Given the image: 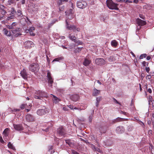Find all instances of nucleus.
Here are the masks:
<instances>
[{
  "label": "nucleus",
  "instance_id": "obj_24",
  "mask_svg": "<svg viewBox=\"0 0 154 154\" xmlns=\"http://www.w3.org/2000/svg\"><path fill=\"white\" fill-rule=\"evenodd\" d=\"M53 101L54 103H57L59 102L60 101V100L57 97H55V96L53 95Z\"/></svg>",
  "mask_w": 154,
  "mask_h": 154
},
{
  "label": "nucleus",
  "instance_id": "obj_61",
  "mask_svg": "<svg viewBox=\"0 0 154 154\" xmlns=\"http://www.w3.org/2000/svg\"><path fill=\"white\" fill-rule=\"evenodd\" d=\"M81 51V49L79 48H78L75 50V52H79Z\"/></svg>",
  "mask_w": 154,
  "mask_h": 154
},
{
  "label": "nucleus",
  "instance_id": "obj_62",
  "mask_svg": "<svg viewBox=\"0 0 154 154\" xmlns=\"http://www.w3.org/2000/svg\"><path fill=\"white\" fill-rule=\"evenodd\" d=\"M68 106L71 109H73V106H72L71 105H68Z\"/></svg>",
  "mask_w": 154,
  "mask_h": 154
},
{
  "label": "nucleus",
  "instance_id": "obj_22",
  "mask_svg": "<svg viewBox=\"0 0 154 154\" xmlns=\"http://www.w3.org/2000/svg\"><path fill=\"white\" fill-rule=\"evenodd\" d=\"M68 0H58L57 2V4L59 5H60L63 4L64 2H67Z\"/></svg>",
  "mask_w": 154,
  "mask_h": 154
},
{
  "label": "nucleus",
  "instance_id": "obj_4",
  "mask_svg": "<svg viewBox=\"0 0 154 154\" xmlns=\"http://www.w3.org/2000/svg\"><path fill=\"white\" fill-rule=\"evenodd\" d=\"M48 112V110L45 108L43 107L42 109H38L36 113L38 115L42 116L45 115Z\"/></svg>",
  "mask_w": 154,
  "mask_h": 154
},
{
  "label": "nucleus",
  "instance_id": "obj_33",
  "mask_svg": "<svg viewBox=\"0 0 154 154\" xmlns=\"http://www.w3.org/2000/svg\"><path fill=\"white\" fill-rule=\"evenodd\" d=\"M10 11H11V14H15L16 13V11L13 8H11Z\"/></svg>",
  "mask_w": 154,
  "mask_h": 154
},
{
  "label": "nucleus",
  "instance_id": "obj_15",
  "mask_svg": "<svg viewBox=\"0 0 154 154\" xmlns=\"http://www.w3.org/2000/svg\"><path fill=\"white\" fill-rule=\"evenodd\" d=\"M79 96L77 94H74L70 97V99L73 101H76L79 99Z\"/></svg>",
  "mask_w": 154,
  "mask_h": 154
},
{
  "label": "nucleus",
  "instance_id": "obj_40",
  "mask_svg": "<svg viewBox=\"0 0 154 154\" xmlns=\"http://www.w3.org/2000/svg\"><path fill=\"white\" fill-rule=\"evenodd\" d=\"M7 28L13 30L14 29V28L11 25H8L7 26Z\"/></svg>",
  "mask_w": 154,
  "mask_h": 154
},
{
  "label": "nucleus",
  "instance_id": "obj_26",
  "mask_svg": "<svg viewBox=\"0 0 154 154\" xmlns=\"http://www.w3.org/2000/svg\"><path fill=\"white\" fill-rule=\"evenodd\" d=\"M118 44L116 40H112L111 42V44L112 46L116 47Z\"/></svg>",
  "mask_w": 154,
  "mask_h": 154
},
{
  "label": "nucleus",
  "instance_id": "obj_36",
  "mask_svg": "<svg viewBox=\"0 0 154 154\" xmlns=\"http://www.w3.org/2000/svg\"><path fill=\"white\" fill-rule=\"evenodd\" d=\"M116 0L118 2H125V3L128 2V3H130L132 2V1H130L128 0Z\"/></svg>",
  "mask_w": 154,
  "mask_h": 154
},
{
  "label": "nucleus",
  "instance_id": "obj_7",
  "mask_svg": "<svg viewBox=\"0 0 154 154\" xmlns=\"http://www.w3.org/2000/svg\"><path fill=\"white\" fill-rule=\"evenodd\" d=\"M47 77L48 79V83L50 85V86H52L53 83H54L53 79L52 77L51 74L49 71H48Z\"/></svg>",
  "mask_w": 154,
  "mask_h": 154
},
{
  "label": "nucleus",
  "instance_id": "obj_31",
  "mask_svg": "<svg viewBox=\"0 0 154 154\" xmlns=\"http://www.w3.org/2000/svg\"><path fill=\"white\" fill-rule=\"evenodd\" d=\"M107 60L109 62H112L115 60V58L113 56H112L107 58Z\"/></svg>",
  "mask_w": 154,
  "mask_h": 154
},
{
  "label": "nucleus",
  "instance_id": "obj_5",
  "mask_svg": "<svg viewBox=\"0 0 154 154\" xmlns=\"http://www.w3.org/2000/svg\"><path fill=\"white\" fill-rule=\"evenodd\" d=\"M76 4L77 7L81 9L85 8L87 5L86 3L83 1H79L77 2Z\"/></svg>",
  "mask_w": 154,
  "mask_h": 154
},
{
  "label": "nucleus",
  "instance_id": "obj_27",
  "mask_svg": "<svg viewBox=\"0 0 154 154\" xmlns=\"http://www.w3.org/2000/svg\"><path fill=\"white\" fill-rule=\"evenodd\" d=\"M20 28H14V29H13V30H11V32L15 34L17 32H20Z\"/></svg>",
  "mask_w": 154,
  "mask_h": 154
},
{
  "label": "nucleus",
  "instance_id": "obj_45",
  "mask_svg": "<svg viewBox=\"0 0 154 154\" xmlns=\"http://www.w3.org/2000/svg\"><path fill=\"white\" fill-rule=\"evenodd\" d=\"M77 44L79 45H82V42L79 40L78 41H76V42H75Z\"/></svg>",
  "mask_w": 154,
  "mask_h": 154
},
{
  "label": "nucleus",
  "instance_id": "obj_8",
  "mask_svg": "<svg viewBox=\"0 0 154 154\" xmlns=\"http://www.w3.org/2000/svg\"><path fill=\"white\" fill-rule=\"evenodd\" d=\"M57 132L59 135L61 136H64L66 134L65 130L62 126L57 128Z\"/></svg>",
  "mask_w": 154,
  "mask_h": 154
},
{
  "label": "nucleus",
  "instance_id": "obj_64",
  "mask_svg": "<svg viewBox=\"0 0 154 154\" xmlns=\"http://www.w3.org/2000/svg\"><path fill=\"white\" fill-rule=\"evenodd\" d=\"M148 91L150 93H151L152 92L151 89L150 88H149L148 90Z\"/></svg>",
  "mask_w": 154,
  "mask_h": 154
},
{
  "label": "nucleus",
  "instance_id": "obj_11",
  "mask_svg": "<svg viewBox=\"0 0 154 154\" xmlns=\"http://www.w3.org/2000/svg\"><path fill=\"white\" fill-rule=\"evenodd\" d=\"M6 8L4 6L2 5H0V12L1 14L3 15H4L6 14L7 12L6 11Z\"/></svg>",
  "mask_w": 154,
  "mask_h": 154
},
{
  "label": "nucleus",
  "instance_id": "obj_35",
  "mask_svg": "<svg viewBox=\"0 0 154 154\" xmlns=\"http://www.w3.org/2000/svg\"><path fill=\"white\" fill-rule=\"evenodd\" d=\"M9 109L10 111H11L13 112H16L17 111H19L20 110V109H12L11 108H9Z\"/></svg>",
  "mask_w": 154,
  "mask_h": 154
},
{
  "label": "nucleus",
  "instance_id": "obj_51",
  "mask_svg": "<svg viewBox=\"0 0 154 154\" xmlns=\"http://www.w3.org/2000/svg\"><path fill=\"white\" fill-rule=\"evenodd\" d=\"M25 0H20V3L22 5H24L25 4Z\"/></svg>",
  "mask_w": 154,
  "mask_h": 154
},
{
  "label": "nucleus",
  "instance_id": "obj_48",
  "mask_svg": "<svg viewBox=\"0 0 154 154\" xmlns=\"http://www.w3.org/2000/svg\"><path fill=\"white\" fill-rule=\"evenodd\" d=\"M113 100H114V101H115L116 103L119 104L120 105H121V104L117 100L114 98H113Z\"/></svg>",
  "mask_w": 154,
  "mask_h": 154
},
{
  "label": "nucleus",
  "instance_id": "obj_41",
  "mask_svg": "<svg viewBox=\"0 0 154 154\" xmlns=\"http://www.w3.org/2000/svg\"><path fill=\"white\" fill-rule=\"evenodd\" d=\"M142 64L143 66H147L148 65V63L144 61L142 63Z\"/></svg>",
  "mask_w": 154,
  "mask_h": 154
},
{
  "label": "nucleus",
  "instance_id": "obj_60",
  "mask_svg": "<svg viewBox=\"0 0 154 154\" xmlns=\"http://www.w3.org/2000/svg\"><path fill=\"white\" fill-rule=\"evenodd\" d=\"M60 60V58H56L55 59H54L53 61H58L59 60Z\"/></svg>",
  "mask_w": 154,
  "mask_h": 154
},
{
  "label": "nucleus",
  "instance_id": "obj_37",
  "mask_svg": "<svg viewBox=\"0 0 154 154\" xmlns=\"http://www.w3.org/2000/svg\"><path fill=\"white\" fill-rule=\"evenodd\" d=\"M147 56V54H141L139 57L140 59H142L143 58V57H146Z\"/></svg>",
  "mask_w": 154,
  "mask_h": 154
},
{
  "label": "nucleus",
  "instance_id": "obj_30",
  "mask_svg": "<svg viewBox=\"0 0 154 154\" xmlns=\"http://www.w3.org/2000/svg\"><path fill=\"white\" fill-rule=\"evenodd\" d=\"M122 119H123L121 118L118 117V118H117L116 119L112 121V122L113 123H116V122L122 121Z\"/></svg>",
  "mask_w": 154,
  "mask_h": 154
},
{
  "label": "nucleus",
  "instance_id": "obj_38",
  "mask_svg": "<svg viewBox=\"0 0 154 154\" xmlns=\"http://www.w3.org/2000/svg\"><path fill=\"white\" fill-rule=\"evenodd\" d=\"M149 104H150L151 102H152V97L151 96H149L148 98Z\"/></svg>",
  "mask_w": 154,
  "mask_h": 154
},
{
  "label": "nucleus",
  "instance_id": "obj_14",
  "mask_svg": "<svg viewBox=\"0 0 154 154\" xmlns=\"http://www.w3.org/2000/svg\"><path fill=\"white\" fill-rule=\"evenodd\" d=\"M13 126L14 128L17 131H21L23 129V127L20 124H13Z\"/></svg>",
  "mask_w": 154,
  "mask_h": 154
},
{
  "label": "nucleus",
  "instance_id": "obj_12",
  "mask_svg": "<svg viewBox=\"0 0 154 154\" xmlns=\"http://www.w3.org/2000/svg\"><path fill=\"white\" fill-rule=\"evenodd\" d=\"M26 119L28 122H32L34 121V117L30 114L27 115L26 117Z\"/></svg>",
  "mask_w": 154,
  "mask_h": 154
},
{
  "label": "nucleus",
  "instance_id": "obj_57",
  "mask_svg": "<svg viewBox=\"0 0 154 154\" xmlns=\"http://www.w3.org/2000/svg\"><path fill=\"white\" fill-rule=\"evenodd\" d=\"M120 113L121 114H123L124 115H126L127 114L126 112L122 111H120Z\"/></svg>",
  "mask_w": 154,
  "mask_h": 154
},
{
  "label": "nucleus",
  "instance_id": "obj_39",
  "mask_svg": "<svg viewBox=\"0 0 154 154\" xmlns=\"http://www.w3.org/2000/svg\"><path fill=\"white\" fill-rule=\"evenodd\" d=\"M65 141L66 143L68 144L69 146H71L72 144V142L70 141L69 140H66Z\"/></svg>",
  "mask_w": 154,
  "mask_h": 154
},
{
  "label": "nucleus",
  "instance_id": "obj_52",
  "mask_svg": "<svg viewBox=\"0 0 154 154\" xmlns=\"http://www.w3.org/2000/svg\"><path fill=\"white\" fill-rule=\"evenodd\" d=\"M72 154H79L77 152L73 150H72Z\"/></svg>",
  "mask_w": 154,
  "mask_h": 154
},
{
  "label": "nucleus",
  "instance_id": "obj_1",
  "mask_svg": "<svg viewBox=\"0 0 154 154\" xmlns=\"http://www.w3.org/2000/svg\"><path fill=\"white\" fill-rule=\"evenodd\" d=\"M106 5L109 8L111 9H118V4L114 3L112 0H107Z\"/></svg>",
  "mask_w": 154,
  "mask_h": 154
},
{
  "label": "nucleus",
  "instance_id": "obj_50",
  "mask_svg": "<svg viewBox=\"0 0 154 154\" xmlns=\"http://www.w3.org/2000/svg\"><path fill=\"white\" fill-rule=\"evenodd\" d=\"M28 33H29L31 35L34 36L35 35L34 33H33V31L30 32H29Z\"/></svg>",
  "mask_w": 154,
  "mask_h": 154
},
{
  "label": "nucleus",
  "instance_id": "obj_54",
  "mask_svg": "<svg viewBox=\"0 0 154 154\" xmlns=\"http://www.w3.org/2000/svg\"><path fill=\"white\" fill-rule=\"evenodd\" d=\"M151 121L152 123V125L153 126V128H154V119L152 118H151Z\"/></svg>",
  "mask_w": 154,
  "mask_h": 154
},
{
  "label": "nucleus",
  "instance_id": "obj_25",
  "mask_svg": "<svg viewBox=\"0 0 154 154\" xmlns=\"http://www.w3.org/2000/svg\"><path fill=\"white\" fill-rule=\"evenodd\" d=\"M68 37L70 40L74 42H76V38L74 36L72 35L71 34H70L69 35Z\"/></svg>",
  "mask_w": 154,
  "mask_h": 154
},
{
  "label": "nucleus",
  "instance_id": "obj_18",
  "mask_svg": "<svg viewBox=\"0 0 154 154\" xmlns=\"http://www.w3.org/2000/svg\"><path fill=\"white\" fill-rule=\"evenodd\" d=\"M137 22L138 25L139 26L144 25L146 23L145 21L143 20L140 19H138L137 20Z\"/></svg>",
  "mask_w": 154,
  "mask_h": 154
},
{
  "label": "nucleus",
  "instance_id": "obj_29",
  "mask_svg": "<svg viewBox=\"0 0 154 154\" xmlns=\"http://www.w3.org/2000/svg\"><path fill=\"white\" fill-rule=\"evenodd\" d=\"M74 14L71 13V14H66V15L68 17V18L70 20H71L74 17Z\"/></svg>",
  "mask_w": 154,
  "mask_h": 154
},
{
  "label": "nucleus",
  "instance_id": "obj_9",
  "mask_svg": "<svg viewBox=\"0 0 154 154\" xmlns=\"http://www.w3.org/2000/svg\"><path fill=\"white\" fill-rule=\"evenodd\" d=\"M95 63L98 65L101 66L105 64V61L103 58H97L95 60Z\"/></svg>",
  "mask_w": 154,
  "mask_h": 154
},
{
  "label": "nucleus",
  "instance_id": "obj_32",
  "mask_svg": "<svg viewBox=\"0 0 154 154\" xmlns=\"http://www.w3.org/2000/svg\"><path fill=\"white\" fill-rule=\"evenodd\" d=\"M8 146L9 148L12 149L13 150L15 149V148L13 146L10 142H9L8 144Z\"/></svg>",
  "mask_w": 154,
  "mask_h": 154
},
{
  "label": "nucleus",
  "instance_id": "obj_19",
  "mask_svg": "<svg viewBox=\"0 0 154 154\" xmlns=\"http://www.w3.org/2000/svg\"><path fill=\"white\" fill-rule=\"evenodd\" d=\"M4 34L7 36L10 37L11 35V34L10 31L7 30L6 28H4L3 30Z\"/></svg>",
  "mask_w": 154,
  "mask_h": 154
},
{
  "label": "nucleus",
  "instance_id": "obj_10",
  "mask_svg": "<svg viewBox=\"0 0 154 154\" xmlns=\"http://www.w3.org/2000/svg\"><path fill=\"white\" fill-rule=\"evenodd\" d=\"M35 94L39 95L40 97L41 100L42 98L43 97H46L48 96L46 92L44 91H42L40 90H38L36 91Z\"/></svg>",
  "mask_w": 154,
  "mask_h": 154
},
{
  "label": "nucleus",
  "instance_id": "obj_44",
  "mask_svg": "<svg viewBox=\"0 0 154 154\" xmlns=\"http://www.w3.org/2000/svg\"><path fill=\"white\" fill-rule=\"evenodd\" d=\"M14 15L11 16L10 17H8L7 18V19L8 20H11L14 18Z\"/></svg>",
  "mask_w": 154,
  "mask_h": 154
},
{
  "label": "nucleus",
  "instance_id": "obj_16",
  "mask_svg": "<svg viewBox=\"0 0 154 154\" xmlns=\"http://www.w3.org/2000/svg\"><path fill=\"white\" fill-rule=\"evenodd\" d=\"M21 76L24 79H27V74L26 73V70L23 69L20 73Z\"/></svg>",
  "mask_w": 154,
  "mask_h": 154
},
{
  "label": "nucleus",
  "instance_id": "obj_56",
  "mask_svg": "<svg viewBox=\"0 0 154 154\" xmlns=\"http://www.w3.org/2000/svg\"><path fill=\"white\" fill-rule=\"evenodd\" d=\"M17 24V23L15 22H14L11 25L12 26L14 27V28H15V26Z\"/></svg>",
  "mask_w": 154,
  "mask_h": 154
},
{
  "label": "nucleus",
  "instance_id": "obj_23",
  "mask_svg": "<svg viewBox=\"0 0 154 154\" xmlns=\"http://www.w3.org/2000/svg\"><path fill=\"white\" fill-rule=\"evenodd\" d=\"M72 8H70L68 10L66 11L65 13H66V14H71V13L72 14H74V12L73 10V8L72 7Z\"/></svg>",
  "mask_w": 154,
  "mask_h": 154
},
{
  "label": "nucleus",
  "instance_id": "obj_43",
  "mask_svg": "<svg viewBox=\"0 0 154 154\" xmlns=\"http://www.w3.org/2000/svg\"><path fill=\"white\" fill-rule=\"evenodd\" d=\"M34 97L35 98L41 100L40 97V96H39V95H38L37 94L35 95L34 96Z\"/></svg>",
  "mask_w": 154,
  "mask_h": 154
},
{
  "label": "nucleus",
  "instance_id": "obj_20",
  "mask_svg": "<svg viewBox=\"0 0 154 154\" xmlns=\"http://www.w3.org/2000/svg\"><path fill=\"white\" fill-rule=\"evenodd\" d=\"M100 93V91L95 88L94 89L93 95L94 96H96L98 95Z\"/></svg>",
  "mask_w": 154,
  "mask_h": 154
},
{
  "label": "nucleus",
  "instance_id": "obj_13",
  "mask_svg": "<svg viewBox=\"0 0 154 154\" xmlns=\"http://www.w3.org/2000/svg\"><path fill=\"white\" fill-rule=\"evenodd\" d=\"M116 131L118 134H121L125 131L124 128L122 126H119L116 128Z\"/></svg>",
  "mask_w": 154,
  "mask_h": 154
},
{
  "label": "nucleus",
  "instance_id": "obj_53",
  "mask_svg": "<svg viewBox=\"0 0 154 154\" xmlns=\"http://www.w3.org/2000/svg\"><path fill=\"white\" fill-rule=\"evenodd\" d=\"M146 70L147 72H149L150 70V68L149 67H146Z\"/></svg>",
  "mask_w": 154,
  "mask_h": 154
},
{
  "label": "nucleus",
  "instance_id": "obj_34",
  "mask_svg": "<svg viewBox=\"0 0 154 154\" xmlns=\"http://www.w3.org/2000/svg\"><path fill=\"white\" fill-rule=\"evenodd\" d=\"M9 131L8 128H6L5 129L3 133L5 135V136H6L8 135V131Z\"/></svg>",
  "mask_w": 154,
  "mask_h": 154
},
{
  "label": "nucleus",
  "instance_id": "obj_21",
  "mask_svg": "<svg viewBox=\"0 0 154 154\" xmlns=\"http://www.w3.org/2000/svg\"><path fill=\"white\" fill-rule=\"evenodd\" d=\"M21 9L20 8L19 9H18L17 11V12H16L17 15L18 17H22L23 15L22 13V12L21 11Z\"/></svg>",
  "mask_w": 154,
  "mask_h": 154
},
{
  "label": "nucleus",
  "instance_id": "obj_47",
  "mask_svg": "<svg viewBox=\"0 0 154 154\" xmlns=\"http://www.w3.org/2000/svg\"><path fill=\"white\" fill-rule=\"evenodd\" d=\"M25 105H26L25 104H22L20 106V107L22 109H24L25 108Z\"/></svg>",
  "mask_w": 154,
  "mask_h": 154
},
{
  "label": "nucleus",
  "instance_id": "obj_58",
  "mask_svg": "<svg viewBox=\"0 0 154 154\" xmlns=\"http://www.w3.org/2000/svg\"><path fill=\"white\" fill-rule=\"evenodd\" d=\"M0 142L2 143H3L4 142L1 137H0Z\"/></svg>",
  "mask_w": 154,
  "mask_h": 154
},
{
  "label": "nucleus",
  "instance_id": "obj_55",
  "mask_svg": "<svg viewBox=\"0 0 154 154\" xmlns=\"http://www.w3.org/2000/svg\"><path fill=\"white\" fill-rule=\"evenodd\" d=\"M151 78V76L148 75L146 77V79H150Z\"/></svg>",
  "mask_w": 154,
  "mask_h": 154
},
{
  "label": "nucleus",
  "instance_id": "obj_6",
  "mask_svg": "<svg viewBox=\"0 0 154 154\" xmlns=\"http://www.w3.org/2000/svg\"><path fill=\"white\" fill-rule=\"evenodd\" d=\"M24 45L26 48L28 49L33 47L34 44L33 42L32 41H27L24 43Z\"/></svg>",
  "mask_w": 154,
  "mask_h": 154
},
{
  "label": "nucleus",
  "instance_id": "obj_46",
  "mask_svg": "<svg viewBox=\"0 0 154 154\" xmlns=\"http://www.w3.org/2000/svg\"><path fill=\"white\" fill-rule=\"evenodd\" d=\"M101 100V98L100 97H99L97 98L96 101L99 102Z\"/></svg>",
  "mask_w": 154,
  "mask_h": 154
},
{
  "label": "nucleus",
  "instance_id": "obj_63",
  "mask_svg": "<svg viewBox=\"0 0 154 154\" xmlns=\"http://www.w3.org/2000/svg\"><path fill=\"white\" fill-rule=\"evenodd\" d=\"M63 109L65 111H67L68 108L66 106H64L63 108Z\"/></svg>",
  "mask_w": 154,
  "mask_h": 154
},
{
  "label": "nucleus",
  "instance_id": "obj_28",
  "mask_svg": "<svg viewBox=\"0 0 154 154\" xmlns=\"http://www.w3.org/2000/svg\"><path fill=\"white\" fill-rule=\"evenodd\" d=\"M35 29V28L34 27H31L29 29H26L25 30V32L26 33H28L29 32H32Z\"/></svg>",
  "mask_w": 154,
  "mask_h": 154
},
{
  "label": "nucleus",
  "instance_id": "obj_2",
  "mask_svg": "<svg viewBox=\"0 0 154 154\" xmlns=\"http://www.w3.org/2000/svg\"><path fill=\"white\" fill-rule=\"evenodd\" d=\"M40 69L39 65L37 63H33L30 65L29 69L33 72H37Z\"/></svg>",
  "mask_w": 154,
  "mask_h": 154
},
{
  "label": "nucleus",
  "instance_id": "obj_3",
  "mask_svg": "<svg viewBox=\"0 0 154 154\" xmlns=\"http://www.w3.org/2000/svg\"><path fill=\"white\" fill-rule=\"evenodd\" d=\"M66 27L67 29L71 30H72L75 31L76 30L77 31H80V29L79 28H77L75 26L70 25L69 22L67 20H66Z\"/></svg>",
  "mask_w": 154,
  "mask_h": 154
},
{
  "label": "nucleus",
  "instance_id": "obj_42",
  "mask_svg": "<svg viewBox=\"0 0 154 154\" xmlns=\"http://www.w3.org/2000/svg\"><path fill=\"white\" fill-rule=\"evenodd\" d=\"M14 1L11 0H9L8 1L7 3V5H10L12 4L13 3H14Z\"/></svg>",
  "mask_w": 154,
  "mask_h": 154
},
{
  "label": "nucleus",
  "instance_id": "obj_17",
  "mask_svg": "<svg viewBox=\"0 0 154 154\" xmlns=\"http://www.w3.org/2000/svg\"><path fill=\"white\" fill-rule=\"evenodd\" d=\"M91 60L88 58H85L84 59L83 62V64L85 66H88L91 63Z\"/></svg>",
  "mask_w": 154,
  "mask_h": 154
},
{
  "label": "nucleus",
  "instance_id": "obj_59",
  "mask_svg": "<svg viewBox=\"0 0 154 154\" xmlns=\"http://www.w3.org/2000/svg\"><path fill=\"white\" fill-rule=\"evenodd\" d=\"M5 17L4 16V15H3L2 16H0V20H3V19L5 18Z\"/></svg>",
  "mask_w": 154,
  "mask_h": 154
},
{
  "label": "nucleus",
  "instance_id": "obj_49",
  "mask_svg": "<svg viewBox=\"0 0 154 154\" xmlns=\"http://www.w3.org/2000/svg\"><path fill=\"white\" fill-rule=\"evenodd\" d=\"M21 35V34L20 33L18 32L15 35V36L16 37Z\"/></svg>",
  "mask_w": 154,
  "mask_h": 154
}]
</instances>
